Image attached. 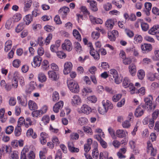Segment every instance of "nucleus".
Returning <instances> with one entry per match:
<instances>
[{
    "mask_svg": "<svg viewBox=\"0 0 159 159\" xmlns=\"http://www.w3.org/2000/svg\"><path fill=\"white\" fill-rule=\"evenodd\" d=\"M141 48L143 53H148L152 49V45L149 44L145 43L141 46Z\"/></svg>",
    "mask_w": 159,
    "mask_h": 159,
    "instance_id": "16",
    "label": "nucleus"
},
{
    "mask_svg": "<svg viewBox=\"0 0 159 159\" xmlns=\"http://www.w3.org/2000/svg\"><path fill=\"white\" fill-rule=\"evenodd\" d=\"M122 84L123 86L125 88L133 85V84L130 83L129 79L127 77L124 78Z\"/></svg>",
    "mask_w": 159,
    "mask_h": 159,
    "instance_id": "21",
    "label": "nucleus"
},
{
    "mask_svg": "<svg viewBox=\"0 0 159 159\" xmlns=\"http://www.w3.org/2000/svg\"><path fill=\"white\" fill-rule=\"evenodd\" d=\"M22 129L20 127L16 126L14 130V134L16 136L18 137L20 136L21 134Z\"/></svg>",
    "mask_w": 159,
    "mask_h": 159,
    "instance_id": "34",
    "label": "nucleus"
},
{
    "mask_svg": "<svg viewBox=\"0 0 159 159\" xmlns=\"http://www.w3.org/2000/svg\"><path fill=\"white\" fill-rule=\"evenodd\" d=\"M32 3L31 0H27L24 2V11H27L30 7Z\"/></svg>",
    "mask_w": 159,
    "mask_h": 159,
    "instance_id": "29",
    "label": "nucleus"
},
{
    "mask_svg": "<svg viewBox=\"0 0 159 159\" xmlns=\"http://www.w3.org/2000/svg\"><path fill=\"white\" fill-rule=\"evenodd\" d=\"M24 24L20 23L17 25L15 29L16 32L17 33H19L23 30L24 28Z\"/></svg>",
    "mask_w": 159,
    "mask_h": 159,
    "instance_id": "45",
    "label": "nucleus"
},
{
    "mask_svg": "<svg viewBox=\"0 0 159 159\" xmlns=\"http://www.w3.org/2000/svg\"><path fill=\"white\" fill-rule=\"evenodd\" d=\"M12 46V41L10 40H7L5 43L4 50L7 52L11 48Z\"/></svg>",
    "mask_w": 159,
    "mask_h": 159,
    "instance_id": "35",
    "label": "nucleus"
},
{
    "mask_svg": "<svg viewBox=\"0 0 159 159\" xmlns=\"http://www.w3.org/2000/svg\"><path fill=\"white\" fill-rule=\"evenodd\" d=\"M75 48L78 52H80L82 50V46L79 43L75 42Z\"/></svg>",
    "mask_w": 159,
    "mask_h": 159,
    "instance_id": "63",
    "label": "nucleus"
},
{
    "mask_svg": "<svg viewBox=\"0 0 159 159\" xmlns=\"http://www.w3.org/2000/svg\"><path fill=\"white\" fill-rule=\"evenodd\" d=\"M70 137L71 139L77 140L79 138V135L77 133L74 132L70 134Z\"/></svg>",
    "mask_w": 159,
    "mask_h": 159,
    "instance_id": "56",
    "label": "nucleus"
},
{
    "mask_svg": "<svg viewBox=\"0 0 159 159\" xmlns=\"http://www.w3.org/2000/svg\"><path fill=\"white\" fill-rule=\"evenodd\" d=\"M99 155L98 151L97 148H95L93 150L92 155L93 157L95 158H97Z\"/></svg>",
    "mask_w": 159,
    "mask_h": 159,
    "instance_id": "49",
    "label": "nucleus"
},
{
    "mask_svg": "<svg viewBox=\"0 0 159 159\" xmlns=\"http://www.w3.org/2000/svg\"><path fill=\"white\" fill-rule=\"evenodd\" d=\"M56 54L57 56L60 58H65L66 57V55L62 51L57 52Z\"/></svg>",
    "mask_w": 159,
    "mask_h": 159,
    "instance_id": "47",
    "label": "nucleus"
},
{
    "mask_svg": "<svg viewBox=\"0 0 159 159\" xmlns=\"http://www.w3.org/2000/svg\"><path fill=\"white\" fill-rule=\"evenodd\" d=\"M13 26V24L11 20H8L6 24L5 27L8 30H10Z\"/></svg>",
    "mask_w": 159,
    "mask_h": 159,
    "instance_id": "57",
    "label": "nucleus"
},
{
    "mask_svg": "<svg viewBox=\"0 0 159 159\" xmlns=\"http://www.w3.org/2000/svg\"><path fill=\"white\" fill-rule=\"evenodd\" d=\"M73 68V65L71 62L67 61L64 65L63 73L65 75L68 74L71 71Z\"/></svg>",
    "mask_w": 159,
    "mask_h": 159,
    "instance_id": "6",
    "label": "nucleus"
},
{
    "mask_svg": "<svg viewBox=\"0 0 159 159\" xmlns=\"http://www.w3.org/2000/svg\"><path fill=\"white\" fill-rule=\"evenodd\" d=\"M19 153L16 151H14L11 153V157L12 159H19Z\"/></svg>",
    "mask_w": 159,
    "mask_h": 159,
    "instance_id": "52",
    "label": "nucleus"
},
{
    "mask_svg": "<svg viewBox=\"0 0 159 159\" xmlns=\"http://www.w3.org/2000/svg\"><path fill=\"white\" fill-rule=\"evenodd\" d=\"M157 75V73H155L154 74L151 73H149L147 75L148 79L151 81H153L154 80Z\"/></svg>",
    "mask_w": 159,
    "mask_h": 159,
    "instance_id": "36",
    "label": "nucleus"
},
{
    "mask_svg": "<svg viewBox=\"0 0 159 159\" xmlns=\"http://www.w3.org/2000/svg\"><path fill=\"white\" fill-rule=\"evenodd\" d=\"M132 62V60L130 57H126L122 59L123 63L125 65H129Z\"/></svg>",
    "mask_w": 159,
    "mask_h": 159,
    "instance_id": "41",
    "label": "nucleus"
},
{
    "mask_svg": "<svg viewBox=\"0 0 159 159\" xmlns=\"http://www.w3.org/2000/svg\"><path fill=\"white\" fill-rule=\"evenodd\" d=\"M148 32L149 34L153 35L159 33V25H154L148 30Z\"/></svg>",
    "mask_w": 159,
    "mask_h": 159,
    "instance_id": "13",
    "label": "nucleus"
},
{
    "mask_svg": "<svg viewBox=\"0 0 159 159\" xmlns=\"http://www.w3.org/2000/svg\"><path fill=\"white\" fill-rule=\"evenodd\" d=\"M153 99V97L151 95H149L146 97L144 99L146 107L150 109H152Z\"/></svg>",
    "mask_w": 159,
    "mask_h": 159,
    "instance_id": "8",
    "label": "nucleus"
},
{
    "mask_svg": "<svg viewBox=\"0 0 159 159\" xmlns=\"http://www.w3.org/2000/svg\"><path fill=\"white\" fill-rule=\"evenodd\" d=\"M116 136L119 138H122L125 137L128 133L125 130L118 129L116 131Z\"/></svg>",
    "mask_w": 159,
    "mask_h": 159,
    "instance_id": "18",
    "label": "nucleus"
},
{
    "mask_svg": "<svg viewBox=\"0 0 159 159\" xmlns=\"http://www.w3.org/2000/svg\"><path fill=\"white\" fill-rule=\"evenodd\" d=\"M88 46L90 48V53L94 59L98 61L100 59V55L98 52L95 51L93 48L91 43H89Z\"/></svg>",
    "mask_w": 159,
    "mask_h": 159,
    "instance_id": "3",
    "label": "nucleus"
},
{
    "mask_svg": "<svg viewBox=\"0 0 159 159\" xmlns=\"http://www.w3.org/2000/svg\"><path fill=\"white\" fill-rule=\"evenodd\" d=\"M114 25V20L112 19H108L105 22V25L108 29H112Z\"/></svg>",
    "mask_w": 159,
    "mask_h": 159,
    "instance_id": "20",
    "label": "nucleus"
},
{
    "mask_svg": "<svg viewBox=\"0 0 159 159\" xmlns=\"http://www.w3.org/2000/svg\"><path fill=\"white\" fill-rule=\"evenodd\" d=\"M92 111L91 107L86 104L82 105L80 108H79L77 109V111L79 113H83L86 115L89 114Z\"/></svg>",
    "mask_w": 159,
    "mask_h": 159,
    "instance_id": "2",
    "label": "nucleus"
},
{
    "mask_svg": "<svg viewBox=\"0 0 159 159\" xmlns=\"http://www.w3.org/2000/svg\"><path fill=\"white\" fill-rule=\"evenodd\" d=\"M109 153L107 151L101 152L99 154L100 159H107L108 157Z\"/></svg>",
    "mask_w": 159,
    "mask_h": 159,
    "instance_id": "37",
    "label": "nucleus"
},
{
    "mask_svg": "<svg viewBox=\"0 0 159 159\" xmlns=\"http://www.w3.org/2000/svg\"><path fill=\"white\" fill-rule=\"evenodd\" d=\"M98 111L99 113L103 115L107 112V109L103 106L102 107H99L98 108Z\"/></svg>",
    "mask_w": 159,
    "mask_h": 159,
    "instance_id": "44",
    "label": "nucleus"
},
{
    "mask_svg": "<svg viewBox=\"0 0 159 159\" xmlns=\"http://www.w3.org/2000/svg\"><path fill=\"white\" fill-rule=\"evenodd\" d=\"M68 148L69 151L71 152H78L79 151V148L73 146L72 143L69 142L68 143Z\"/></svg>",
    "mask_w": 159,
    "mask_h": 159,
    "instance_id": "24",
    "label": "nucleus"
},
{
    "mask_svg": "<svg viewBox=\"0 0 159 159\" xmlns=\"http://www.w3.org/2000/svg\"><path fill=\"white\" fill-rule=\"evenodd\" d=\"M83 129L85 132L90 135L93 134L92 130L90 127L89 126H84Z\"/></svg>",
    "mask_w": 159,
    "mask_h": 159,
    "instance_id": "51",
    "label": "nucleus"
},
{
    "mask_svg": "<svg viewBox=\"0 0 159 159\" xmlns=\"http://www.w3.org/2000/svg\"><path fill=\"white\" fill-rule=\"evenodd\" d=\"M103 106L106 108L107 109V110L108 109H112L113 108V104H111V102L108 100H107L105 102L104 100H103L102 102Z\"/></svg>",
    "mask_w": 159,
    "mask_h": 159,
    "instance_id": "27",
    "label": "nucleus"
},
{
    "mask_svg": "<svg viewBox=\"0 0 159 159\" xmlns=\"http://www.w3.org/2000/svg\"><path fill=\"white\" fill-rule=\"evenodd\" d=\"M32 121L31 120L30 118L28 117L25 118V119L24 126L26 128H28L30 126L32 125Z\"/></svg>",
    "mask_w": 159,
    "mask_h": 159,
    "instance_id": "40",
    "label": "nucleus"
},
{
    "mask_svg": "<svg viewBox=\"0 0 159 159\" xmlns=\"http://www.w3.org/2000/svg\"><path fill=\"white\" fill-rule=\"evenodd\" d=\"M129 52H133V55L137 56L139 55L138 50L137 48L134 46H133L127 49Z\"/></svg>",
    "mask_w": 159,
    "mask_h": 159,
    "instance_id": "30",
    "label": "nucleus"
},
{
    "mask_svg": "<svg viewBox=\"0 0 159 159\" xmlns=\"http://www.w3.org/2000/svg\"><path fill=\"white\" fill-rule=\"evenodd\" d=\"M68 88L73 93H77L80 91V87L78 83L75 81H70L67 82Z\"/></svg>",
    "mask_w": 159,
    "mask_h": 159,
    "instance_id": "1",
    "label": "nucleus"
},
{
    "mask_svg": "<svg viewBox=\"0 0 159 159\" xmlns=\"http://www.w3.org/2000/svg\"><path fill=\"white\" fill-rule=\"evenodd\" d=\"M109 72L111 75L114 78L115 82L117 84L120 83L121 80L119 77L117 71L114 69H111L109 70Z\"/></svg>",
    "mask_w": 159,
    "mask_h": 159,
    "instance_id": "5",
    "label": "nucleus"
},
{
    "mask_svg": "<svg viewBox=\"0 0 159 159\" xmlns=\"http://www.w3.org/2000/svg\"><path fill=\"white\" fill-rule=\"evenodd\" d=\"M64 102L62 101H60L56 103L53 107V110L54 112L56 113H57L59 111V110L61 109L63 107Z\"/></svg>",
    "mask_w": 159,
    "mask_h": 159,
    "instance_id": "12",
    "label": "nucleus"
},
{
    "mask_svg": "<svg viewBox=\"0 0 159 159\" xmlns=\"http://www.w3.org/2000/svg\"><path fill=\"white\" fill-rule=\"evenodd\" d=\"M59 99V96L58 93L55 91L52 94V99L54 102H56L58 101Z\"/></svg>",
    "mask_w": 159,
    "mask_h": 159,
    "instance_id": "46",
    "label": "nucleus"
},
{
    "mask_svg": "<svg viewBox=\"0 0 159 159\" xmlns=\"http://www.w3.org/2000/svg\"><path fill=\"white\" fill-rule=\"evenodd\" d=\"M144 110L143 107L140 106H139L136 109L134 115L137 117H140L144 114Z\"/></svg>",
    "mask_w": 159,
    "mask_h": 159,
    "instance_id": "14",
    "label": "nucleus"
},
{
    "mask_svg": "<svg viewBox=\"0 0 159 159\" xmlns=\"http://www.w3.org/2000/svg\"><path fill=\"white\" fill-rule=\"evenodd\" d=\"M32 20V19L30 15H28L25 16V21L26 25L29 24Z\"/></svg>",
    "mask_w": 159,
    "mask_h": 159,
    "instance_id": "54",
    "label": "nucleus"
},
{
    "mask_svg": "<svg viewBox=\"0 0 159 159\" xmlns=\"http://www.w3.org/2000/svg\"><path fill=\"white\" fill-rule=\"evenodd\" d=\"M92 92V89L89 87H85L82 90V92L84 93H90Z\"/></svg>",
    "mask_w": 159,
    "mask_h": 159,
    "instance_id": "50",
    "label": "nucleus"
},
{
    "mask_svg": "<svg viewBox=\"0 0 159 159\" xmlns=\"http://www.w3.org/2000/svg\"><path fill=\"white\" fill-rule=\"evenodd\" d=\"M137 75L139 79L142 80L144 78L145 75L144 71L143 70H139L137 73Z\"/></svg>",
    "mask_w": 159,
    "mask_h": 159,
    "instance_id": "38",
    "label": "nucleus"
},
{
    "mask_svg": "<svg viewBox=\"0 0 159 159\" xmlns=\"http://www.w3.org/2000/svg\"><path fill=\"white\" fill-rule=\"evenodd\" d=\"M14 127L12 125H9L7 127L5 131L6 133L8 134H11L13 131Z\"/></svg>",
    "mask_w": 159,
    "mask_h": 159,
    "instance_id": "43",
    "label": "nucleus"
},
{
    "mask_svg": "<svg viewBox=\"0 0 159 159\" xmlns=\"http://www.w3.org/2000/svg\"><path fill=\"white\" fill-rule=\"evenodd\" d=\"M103 8L105 11H108L111 9V5L109 2L105 3L103 5Z\"/></svg>",
    "mask_w": 159,
    "mask_h": 159,
    "instance_id": "60",
    "label": "nucleus"
},
{
    "mask_svg": "<svg viewBox=\"0 0 159 159\" xmlns=\"http://www.w3.org/2000/svg\"><path fill=\"white\" fill-rule=\"evenodd\" d=\"M21 63L19 59L14 60L12 62V65L13 66L16 68L18 67L20 65Z\"/></svg>",
    "mask_w": 159,
    "mask_h": 159,
    "instance_id": "55",
    "label": "nucleus"
},
{
    "mask_svg": "<svg viewBox=\"0 0 159 159\" xmlns=\"http://www.w3.org/2000/svg\"><path fill=\"white\" fill-rule=\"evenodd\" d=\"M42 58L39 56H36L34 57L31 65L34 68L39 67L41 65L42 61Z\"/></svg>",
    "mask_w": 159,
    "mask_h": 159,
    "instance_id": "4",
    "label": "nucleus"
},
{
    "mask_svg": "<svg viewBox=\"0 0 159 159\" xmlns=\"http://www.w3.org/2000/svg\"><path fill=\"white\" fill-rule=\"evenodd\" d=\"M50 120L49 117L48 115L43 116L41 120L44 125H46L48 123Z\"/></svg>",
    "mask_w": 159,
    "mask_h": 159,
    "instance_id": "53",
    "label": "nucleus"
},
{
    "mask_svg": "<svg viewBox=\"0 0 159 159\" xmlns=\"http://www.w3.org/2000/svg\"><path fill=\"white\" fill-rule=\"evenodd\" d=\"M82 102L81 98L79 95H75L71 99V103L73 106L80 105Z\"/></svg>",
    "mask_w": 159,
    "mask_h": 159,
    "instance_id": "7",
    "label": "nucleus"
},
{
    "mask_svg": "<svg viewBox=\"0 0 159 159\" xmlns=\"http://www.w3.org/2000/svg\"><path fill=\"white\" fill-rule=\"evenodd\" d=\"M21 18V15L20 14H17L13 16V19L14 22L19 21Z\"/></svg>",
    "mask_w": 159,
    "mask_h": 159,
    "instance_id": "61",
    "label": "nucleus"
},
{
    "mask_svg": "<svg viewBox=\"0 0 159 159\" xmlns=\"http://www.w3.org/2000/svg\"><path fill=\"white\" fill-rule=\"evenodd\" d=\"M141 26L142 30L144 31H147L149 28V25L147 23L144 22H141Z\"/></svg>",
    "mask_w": 159,
    "mask_h": 159,
    "instance_id": "42",
    "label": "nucleus"
},
{
    "mask_svg": "<svg viewBox=\"0 0 159 159\" xmlns=\"http://www.w3.org/2000/svg\"><path fill=\"white\" fill-rule=\"evenodd\" d=\"M73 34L74 36L78 41H80L81 37L79 31L76 30L75 29L73 30Z\"/></svg>",
    "mask_w": 159,
    "mask_h": 159,
    "instance_id": "32",
    "label": "nucleus"
},
{
    "mask_svg": "<svg viewBox=\"0 0 159 159\" xmlns=\"http://www.w3.org/2000/svg\"><path fill=\"white\" fill-rule=\"evenodd\" d=\"M16 103V100L14 97H11L9 100V104L11 106L15 105Z\"/></svg>",
    "mask_w": 159,
    "mask_h": 159,
    "instance_id": "62",
    "label": "nucleus"
},
{
    "mask_svg": "<svg viewBox=\"0 0 159 159\" xmlns=\"http://www.w3.org/2000/svg\"><path fill=\"white\" fill-rule=\"evenodd\" d=\"M87 2L90 3V8L93 11H96L98 10V8L97 7V3L94 1H89Z\"/></svg>",
    "mask_w": 159,
    "mask_h": 159,
    "instance_id": "28",
    "label": "nucleus"
},
{
    "mask_svg": "<svg viewBox=\"0 0 159 159\" xmlns=\"http://www.w3.org/2000/svg\"><path fill=\"white\" fill-rule=\"evenodd\" d=\"M52 34H48L45 41V43L46 45H48L50 43V41L52 39Z\"/></svg>",
    "mask_w": 159,
    "mask_h": 159,
    "instance_id": "58",
    "label": "nucleus"
},
{
    "mask_svg": "<svg viewBox=\"0 0 159 159\" xmlns=\"http://www.w3.org/2000/svg\"><path fill=\"white\" fill-rule=\"evenodd\" d=\"M48 73L49 78L51 79L52 80L56 81L58 80L59 76L55 71L50 70L48 72Z\"/></svg>",
    "mask_w": 159,
    "mask_h": 159,
    "instance_id": "15",
    "label": "nucleus"
},
{
    "mask_svg": "<svg viewBox=\"0 0 159 159\" xmlns=\"http://www.w3.org/2000/svg\"><path fill=\"white\" fill-rule=\"evenodd\" d=\"M27 136L31 137L34 139H36L37 137V135L35 133H34V131L32 129L30 128L28 129L26 133Z\"/></svg>",
    "mask_w": 159,
    "mask_h": 159,
    "instance_id": "22",
    "label": "nucleus"
},
{
    "mask_svg": "<svg viewBox=\"0 0 159 159\" xmlns=\"http://www.w3.org/2000/svg\"><path fill=\"white\" fill-rule=\"evenodd\" d=\"M25 122V119L23 117H20L18 119V125L17 126H18L21 127V126L24 125V123Z\"/></svg>",
    "mask_w": 159,
    "mask_h": 159,
    "instance_id": "59",
    "label": "nucleus"
},
{
    "mask_svg": "<svg viewBox=\"0 0 159 159\" xmlns=\"http://www.w3.org/2000/svg\"><path fill=\"white\" fill-rule=\"evenodd\" d=\"M41 65V69L44 71L48 70L50 66L49 62L46 60H44L42 61Z\"/></svg>",
    "mask_w": 159,
    "mask_h": 159,
    "instance_id": "19",
    "label": "nucleus"
},
{
    "mask_svg": "<svg viewBox=\"0 0 159 159\" xmlns=\"http://www.w3.org/2000/svg\"><path fill=\"white\" fill-rule=\"evenodd\" d=\"M62 48L64 50H66L69 52L71 51L72 46L70 41L68 39H66L62 45Z\"/></svg>",
    "mask_w": 159,
    "mask_h": 159,
    "instance_id": "9",
    "label": "nucleus"
},
{
    "mask_svg": "<svg viewBox=\"0 0 159 159\" xmlns=\"http://www.w3.org/2000/svg\"><path fill=\"white\" fill-rule=\"evenodd\" d=\"M128 70L130 75L132 76H134L136 73L137 69L136 65L133 63L129 65L128 67Z\"/></svg>",
    "mask_w": 159,
    "mask_h": 159,
    "instance_id": "17",
    "label": "nucleus"
},
{
    "mask_svg": "<svg viewBox=\"0 0 159 159\" xmlns=\"http://www.w3.org/2000/svg\"><path fill=\"white\" fill-rule=\"evenodd\" d=\"M70 11L68 7H64L61 8L59 11V14L61 16L62 18L64 19L66 17L68 13Z\"/></svg>",
    "mask_w": 159,
    "mask_h": 159,
    "instance_id": "11",
    "label": "nucleus"
},
{
    "mask_svg": "<svg viewBox=\"0 0 159 159\" xmlns=\"http://www.w3.org/2000/svg\"><path fill=\"white\" fill-rule=\"evenodd\" d=\"M88 122V119L85 117H81L78 119V123L81 126L86 125Z\"/></svg>",
    "mask_w": 159,
    "mask_h": 159,
    "instance_id": "25",
    "label": "nucleus"
},
{
    "mask_svg": "<svg viewBox=\"0 0 159 159\" xmlns=\"http://www.w3.org/2000/svg\"><path fill=\"white\" fill-rule=\"evenodd\" d=\"M152 62V60L148 58H144L143 59L142 61V63L144 65H147L151 63Z\"/></svg>",
    "mask_w": 159,
    "mask_h": 159,
    "instance_id": "64",
    "label": "nucleus"
},
{
    "mask_svg": "<svg viewBox=\"0 0 159 159\" xmlns=\"http://www.w3.org/2000/svg\"><path fill=\"white\" fill-rule=\"evenodd\" d=\"M38 78L39 81L42 83L45 82L47 80L46 76L42 72H40L39 74Z\"/></svg>",
    "mask_w": 159,
    "mask_h": 159,
    "instance_id": "31",
    "label": "nucleus"
},
{
    "mask_svg": "<svg viewBox=\"0 0 159 159\" xmlns=\"http://www.w3.org/2000/svg\"><path fill=\"white\" fill-rule=\"evenodd\" d=\"M154 55L152 57L154 61H159V50H157L154 52Z\"/></svg>",
    "mask_w": 159,
    "mask_h": 159,
    "instance_id": "48",
    "label": "nucleus"
},
{
    "mask_svg": "<svg viewBox=\"0 0 159 159\" xmlns=\"http://www.w3.org/2000/svg\"><path fill=\"white\" fill-rule=\"evenodd\" d=\"M28 105L29 109L31 110H35L38 108L36 103L33 101H29L28 102Z\"/></svg>",
    "mask_w": 159,
    "mask_h": 159,
    "instance_id": "26",
    "label": "nucleus"
},
{
    "mask_svg": "<svg viewBox=\"0 0 159 159\" xmlns=\"http://www.w3.org/2000/svg\"><path fill=\"white\" fill-rule=\"evenodd\" d=\"M11 146L14 148H17L18 146L20 147H22L24 145V141L22 140H17L14 139L12 140L11 143Z\"/></svg>",
    "mask_w": 159,
    "mask_h": 159,
    "instance_id": "10",
    "label": "nucleus"
},
{
    "mask_svg": "<svg viewBox=\"0 0 159 159\" xmlns=\"http://www.w3.org/2000/svg\"><path fill=\"white\" fill-rule=\"evenodd\" d=\"M43 114L40 110H36L32 111L31 115L33 117L36 118L41 116Z\"/></svg>",
    "mask_w": 159,
    "mask_h": 159,
    "instance_id": "33",
    "label": "nucleus"
},
{
    "mask_svg": "<svg viewBox=\"0 0 159 159\" xmlns=\"http://www.w3.org/2000/svg\"><path fill=\"white\" fill-rule=\"evenodd\" d=\"M36 85V83L34 81H31L30 84V87L28 89H26L25 92L28 94L30 93L35 88Z\"/></svg>",
    "mask_w": 159,
    "mask_h": 159,
    "instance_id": "23",
    "label": "nucleus"
},
{
    "mask_svg": "<svg viewBox=\"0 0 159 159\" xmlns=\"http://www.w3.org/2000/svg\"><path fill=\"white\" fill-rule=\"evenodd\" d=\"M143 39L142 37L139 35H136L134 39V42L135 43H140Z\"/></svg>",
    "mask_w": 159,
    "mask_h": 159,
    "instance_id": "39",
    "label": "nucleus"
}]
</instances>
